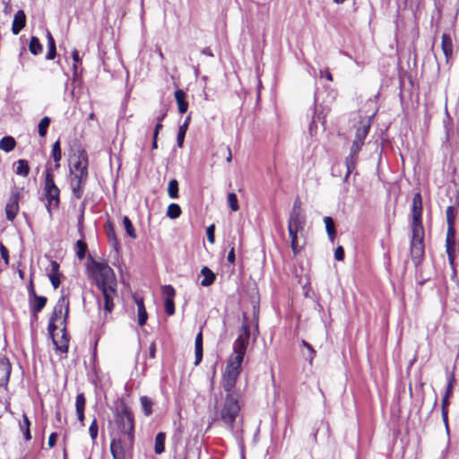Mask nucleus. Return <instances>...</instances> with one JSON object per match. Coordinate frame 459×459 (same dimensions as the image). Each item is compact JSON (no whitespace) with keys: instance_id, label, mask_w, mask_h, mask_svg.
Returning <instances> with one entry per match:
<instances>
[{"instance_id":"27","label":"nucleus","mask_w":459,"mask_h":459,"mask_svg":"<svg viewBox=\"0 0 459 459\" xmlns=\"http://www.w3.org/2000/svg\"><path fill=\"white\" fill-rule=\"evenodd\" d=\"M324 222L325 224V230H326L329 240L332 242V244H333L335 236H336V229H335L334 221L332 217L325 216L324 218Z\"/></svg>"},{"instance_id":"12","label":"nucleus","mask_w":459,"mask_h":459,"mask_svg":"<svg viewBox=\"0 0 459 459\" xmlns=\"http://www.w3.org/2000/svg\"><path fill=\"white\" fill-rule=\"evenodd\" d=\"M161 294L164 299V308L168 316L175 314V303L174 298L176 296V290L171 285H164L161 287Z\"/></svg>"},{"instance_id":"60","label":"nucleus","mask_w":459,"mask_h":459,"mask_svg":"<svg viewBox=\"0 0 459 459\" xmlns=\"http://www.w3.org/2000/svg\"><path fill=\"white\" fill-rule=\"evenodd\" d=\"M133 298H134V302L137 305V308H141V307H145L143 298L138 297L136 294H134Z\"/></svg>"},{"instance_id":"33","label":"nucleus","mask_w":459,"mask_h":459,"mask_svg":"<svg viewBox=\"0 0 459 459\" xmlns=\"http://www.w3.org/2000/svg\"><path fill=\"white\" fill-rule=\"evenodd\" d=\"M289 236L291 239L290 247L293 253L296 255L301 250V247L299 245L298 233L299 231L293 230L291 227H288Z\"/></svg>"},{"instance_id":"52","label":"nucleus","mask_w":459,"mask_h":459,"mask_svg":"<svg viewBox=\"0 0 459 459\" xmlns=\"http://www.w3.org/2000/svg\"><path fill=\"white\" fill-rule=\"evenodd\" d=\"M304 214L301 209V202L299 198H297L293 204L292 209L290 212V214Z\"/></svg>"},{"instance_id":"29","label":"nucleus","mask_w":459,"mask_h":459,"mask_svg":"<svg viewBox=\"0 0 459 459\" xmlns=\"http://www.w3.org/2000/svg\"><path fill=\"white\" fill-rule=\"evenodd\" d=\"M47 39H48V52L46 55V58L48 60H52L56 57V48L55 39L49 30H47Z\"/></svg>"},{"instance_id":"40","label":"nucleus","mask_w":459,"mask_h":459,"mask_svg":"<svg viewBox=\"0 0 459 459\" xmlns=\"http://www.w3.org/2000/svg\"><path fill=\"white\" fill-rule=\"evenodd\" d=\"M455 229L447 228L446 238V249H455Z\"/></svg>"},{"instance_id":"47","label":"nucleus","mask_w":459,"mask_h":459,"mask_svg":"<svg viewBox=\"0 0 459 459\" xmlns=\"http://www.w3.org/2000/svg\"><path fill=\"white\" fill-rule=\"evenodd\" d=\"M228 203L230 207V209L233 212H237L239 209L238 204V198L235 193H230L228 195Z\"/></svg>"},{"instance_id":"46","label":"nucleus","mask_w":459,"mask_h":459,"mask_svg":"<svg viewBox=\"0 0 459 459\" xmlns=\"http://www.w3.org/2000/svg\"><path fill=\"white\" fill-rule=\"evenodd\" d=\"M241 332H242V335L244 336V338H247V340L249 341V338L251 335L250 325H249V323L247 321V316L245 313L243 314V322H242V326H241Z\"/></svg>"},{"instance_id":"38","label":"nucleus","mask_w":459,"mask_h":459,"mask_svg":"<svg viewBox=\"0 0 459 459\" xmlns=\"http://www.w3.org/2000/svg\"><path fill=\"white\" fill-rule=\"evenodd\" d=\"M22 418H23V423L20 424V428H21V430L23 432L25 440L29 441L31 439V435H30V422L29 420V418L25 414H23Z\"/></svg>"},{"instance_id":"36","label":"nucleus","mask_w":459,"mask_h":459,"mask_svg":"<svg viewBox=\"0 0 459 459\" xmlns=\"http://www.w3.org/2000/svg\"><path fill=\"white\" fill-rule=\"evenodd\" d=\"M72 58L74 61L73 65V78L74 80H77V78L80 75V73L78 71L79 65H82V60L79 56V51L77 49H74L72 52Z\"/></svg>"},{"instance_id":"41","label":"nucleus","mask_w":459,"mask_h":459,"mask_svg":"<svg viewBox=\"0 0 459 459\" xmlns=\"http://www.w3.org/2000/svg\"><path fill=\"white\" fill-rule=\"evenodd\" d=\"M50 118L48 117H44L39 123L38 131L39 134L41 137H45L48 132V128L50 125Z\"/></svg>"},{"instance_id":"21","label":"nucleus","mask_w":459,"mask_h":459,"mask_svg":"<svg viewBox=\"0 0 459 459\" xmlns=\"http://www.w3.org/2000/svg\"><path fill=\"white\" fill-rule=\"evenodd\" d=\"M371 126V118L368 117L365 120H361L359 126H358L355 134V140L360 141L362 143L365 142L367 138L369 129Z\"/></svg>"},{"instance_id":"45","label":"nucleus","mask_w":459,"mask_h":459,"mask_svg":"<svg viewBox=\"0 0 459 459\" xmlns=\"http://www.w3.org/2000/svg\"><path fill=\"white\" fill-rule=\"evenodd\" d=\"M446 215L448 228H454L455 220V209L453 206H448L446 211Z\"/></svg>"},{"instance_id":"50","label":"nucleus","mask_w":459,"mask_h":459,"mask_svg":"<svg viewBox=\"0 0 459 459\" xmlns=\"http://www.w3.org/2000/svg\"><path fill=\"white\" fill-rule=\"evenodd\" d=\"M98 431H99V427H98L96 419H94L89 428V433L93 441H95V439L98 437Z\"/></svg>"},{"instance_id":"64","label":"nucleus","mask_w":459,"mask_h":459,"mask_svg":"<svg viewBox=\"0 0 459 459\" xmlns=\"http://www.w3.org/2000/svg\"><path fill=\"white\" fill-rule=\"evenodd\" d=\"M155 353H156V345H155L154 342H152L150 345V348H149V356H150V358L154 359L155 358Z\"/></svg>"},{"instance_id":"26","label":"nucleus","mask_w":459,"mask_h":459,"mask_svg":"<svg viewBox=\"0 0 459 459\" xmlns=\"http://www.w3.org/2000/svg\"><path fill=\"white\" fill-rule=\"evenodd\" d=\"M86 400L83 394H78L75 400V408L78 420L82 422L84 420V409Z\"/></svg>"},{"instance_id":"4","label":"nucleus","mask_w":459,"mask_h":459,"mask_svg":"<svg viewBox=\"0 0 459 459\" xmlns=\"http://www.w3.org/2000/svg\"><path fill=\"white\" fill-rule=\"evenodd\" d=\"M248 341L240 334L233 343V351L230 355L222 377H227L229 382L238 379L242 371V363L247 352Z\"/></svg>"},{"instance_id":"7","label":"nucleus","mask_w":459,"mask_h":459,"mask_svg":"<svg viewBox=\"0 0 459 459\" xmlns=\"http://www.w3.org/2000/svg\"><path fill=\"white\" fill-rule=\"evenodd\" d=\"M61 297L58 299L56 303L52 315L49 318V323L48 326V331L50 337H53V333L57 329L56 325L61 318V325L66 326V321L69 314V298L68 295L65 293V290H61Z\"/></svg>"},{"instance_id":"61","label":"nucleus","mask_w":459,"mask_h":459,"mask_svg":"<svg viewBox=\"0 0 459 459\" xmlns=\"http://www.w3.org/2000/svg\"><path fill=\"white\" fill-rule=\"evenodd\" d=\"M227 260L230 264H234L236 257H235V248L232 247L228 254Z\"/></svg>"},{"instance_id":"23","label":"nucleus","mask_w":459,"mask_h":459,"mask_svg":"<svg viewBox=\"0 0 459 459\" xmlns=\"http://www.w3.org/2000/svg\"><path fill=\"white\" fill-rule=\"evenodd\" d=\"M195 365L197 366L200 364L203 359V333L199 332L195 337Z\"/></svg>"},{"instance_id":"56","label":"nucleus","mask_w":459,"mask_h":459,"mask_svg":"<svg viewBox=\"0 0 459 459\" xmlns=\"http://www.w3.org/2000/svg\"><path fill=\"white\" fill-rule=\"evenodd\" d=\"M334 258L338 261H342L344 258V249L339 246L334 251Z\"/></svg>"},{"instance_id":"58","label":"nucleus","mask_w":459,"mask_h":459,"mask_svg":"<svg viewBox=\"0 0 459 459\" xmlns=\"http://www.w3.org/2000/svg\"><path fill=\"white\" fill-rule=\"evenodd\" d=\"M50 266L51 272L49 274H59V264L56 261H51Z\"/></svg>"},{"instance_id":"63","label":"nucleus","mask_w":459,"mask_h":459,"mask_svg":"<svg viewBox=\"0 0 459 459\" xmlns=\"http://www.w3.org/2000/svg\"><path fill=\"white\" fill-rule=\"evenodd\" d=\"M320 74L321 76H324L329 81V82H332L333 81V75L332 74L329 72L328 69L326 70H321L320 71Z\"/></svg>"},{"instance_id":"51","label":"nucleus","mask_w":459,"mask_h":459,"mask_svg":"<svg viewBox=\"0 0 459 459\" xmlns=\"http://www.w3.org/2000/svg\"><path fill=\"white\" fill-rule=\"evenodd\" d=\"M0 254H1V257L4 261V264L6 265H8L9 264V251H8L7 247L3 243H0Z\"/></svg>"},{"instance_id":"18","label":"nucleus","mask_w":459,"mask_h":459,"mask_svg":"<svg viewBox=\"0 0 459 459\" xmlns=\"http://www.w3.org/2000/svg\"><path fill=\"white\" fill-rule=\"evenodd\" d=\"M26 25V14L24 11L19 10L13 17V24H12V32L14 35H18L21 30Z\"/></svg>"},{"instance_id":"37","label":"nucleus","mask_w":459,"mask_h":459,"mask_svg":"<svg viewBox=\"0 0 459 459\" xmlns=\"http://www.w3.org/2000/svg\"><path fill=\"white\" fill-rule=\"evenodd\" d=\"M107 237L108 238L109 244L115 248L117 249L119 246V242L117 238L115 229L111 223H108L106 229Z\"/></svg>"},{"instance_id":"54","label":"nucleus","mask_w":459,"mask_h":459,"mask_svg":"<svg viewBox=\"0 0 459 459\" xmlns=\"http://www.w3.org/2000/svg\"><path fill=\"white\" fill-rule=\"evenodd\" d=\"M214 230L215 226L213 224L210 225L206 230L207 238L211 244L214 243Z\"/></svg>"},{"instance_id":"42","label":"nucleus","mask_w":459,"mask_h":459,"mask_svg":"<svg viewBox=\"0 0 459 459\" xmlns=\"http://www.w3.org/2000/svg\"><path fill=\"white\" fill-rule=\"evenodd\" d=\"M87 244L82 240L79 239L76 242V255L80 260H82L87 253Z\"/></svg>"},{"instance_id":"59","label":"nucleus","mask_w":459,"mask_h":459,"mask_svg":"<svg viewBox=\"0 0 459 459\" xmlns=\"http://www.w3.org/2000/svg\"><path fill=\"white\" fill-rule=\"evenodd\" d=\"M56 438H57V434L56 432H53L50 434L49 437H48V446L49 447H54L56 443Z\"/></svg>"},{"instance_id":"32","label":"nucleus","mask_w":459,"mask_h":459,"mask_svg":"<svg viewBox=\"0 0 459 459\" xmlns=\"http://www.w3.org/2000/svg\"><path fill=\"white\" fill-rule=\"evenodd\" d=\"M165 439L166 434L164 432H159L155 437L154 452L157 455H160L165 450Z\"/></svg>"},{"instance_id":"39","label":"nucleus","mask_w":459,"mask_h":459,"mask_svg":"<svg viewBox=\"0 0 459 459\" xmlns=\"http://www.w3.org/2000/svg\"><path fill=\"white\" fill-rule=\"evenodd\" d=\"M168 195L172 199L178 197V182L177 179L169 180L168 186Z\"/></svg>"},{"instance_id":"30","label":"nucleus","mask_w":459,"mask_h":459,"mask_svg":"<svg viewBox=\"0 0 459 459\" xmlns=\"http://www.w3.org/2000/svg\"><path fill=\"white\" fill-rule=\"evenodd\" d=\"M51 156L55 161V169H58L60 167V160L62 159V151L60 145V140H57L52 145Z\"/></svg>"},{"instance_id":"55","label":"nucleus","mask_w":459,"mask_h":459,"mask_svg":"<svg viewBox=\"0 0 459 459\" xmlns=\"http://www.w3.org/2000/svg\"><path fill=\"white\" fill-rule=\"evenodd\" d=\"M48 277L54 289H57L60 285V274H48Z\"/></svg>"},{"instance_id":"19","label":"nucleus","mask_w":459,"mask_h":459,"mask_svg":"<svg viewBox=\"0 0 459 459\" xmlns=\"http://www.w3.org/2000/svg\"><path fill=\"white\" fill-rule=\"evenodd\" d=\"M306 225L305 214H290L288 220V227H291L298 231H304Z\"/></svg>"},{"instance_id":"25","label":"nucleus","mask_w":459,"mask_h":459,"mask_svg":"<svg viewBox=\"0 0 459 459\" xmlns=\"http://www.w3.org/2000/svg\"><path fill=\"white\" fill-rule=\"evenodd\" d=\"M14 171L15 174L18 176H22L23 178H26L30 173V166L26 160H18L14 162Z\"/></svg>"},{"instance_id":"1","label":"nucleus","mask_w":459,"mask_h":459,"mask_svg":"<svg viewBox=\"0 0 459 459\" xmlns=\"http://www.w3.org/2000/svg\"><path fill=\"white\" fill-rule=\"evenodd\" d=\"M411 255L415 266H418L424 256V227L422 225V198L420 193H416L412 198L411 205Z\"/></svg>"},{"instance_id":"16","label":"nucleus","mask_w":459,"mask_h":459,"mask_svg":"<svg viewBox=\"0 0 459 459\" xmlns=\"http://www.w3.org/2000/svg\"><path fill=\"white\" fill-rule=\"evenodd\" d=\"M102 293L104 310L106 313H111L114 308V298L117 294V288H108L100 290Z\"/></svg>"},{"instance_id":"22","label":"nucleus","mask_w":459,"mask_h":459,"mask_svg":"<svg viewBox=\"0 0 459 459\" xmlns=\"http://www.w3.org/2000/svg\"><path fill=\"white\" fill-rule=\"evenodd\" d=\"M174 96L178 105V112L180 114H185L188 109V102L186 100V92L181 89H178L175 91Z\"/></svg>"},{"instance_id":"20","label":"nucleus","mask_w":459,"mask_h":459,"mask_svg":"<svg viewBox=\"0 0 459 459\" xmlns=\"http://www.w3.org/2000/svg\"><path fill=\"white\" fill-rule=\"evenodd\" d=\"M51 338H52L53 343L56 347V350L59 351L62 353H66L68 351L69 336H68V333L66 331V326H64L62 328V337L59 341L56 340L54 335Z\"/></svg>"},{"instance_id":"15","label":"nucleus","mask_w":459,"mask_h":459,"mask_svg":"<svg viewBox=\"0 0 459 459\" xmlns=\"http://www.w3.org/2000/svg\"><path fill=\"white\" fill-rule=\"evenodd\" d=\"M12 371V366L9 359L0 355V386L7 385Z\"/></svg>"},{"instance_id":"14","label":"nucleus","mask_w":459,"mask_h":459,"mask_svg":"<svg viewBox=\"0 0 459 459\" xmlns=\"http://www.w3.org/2000/svg\"><path fill=\"white\" fill-rule=\"evenodd\" d=\"M48 299L44 296H35L29 299L30 310L34 320L38 319V313H39L46 306Z\"/></svg>"},{"instance_id":"6","label":"nucleus","mask_w":459,"mask_h":459,"mask_svg":"<svg viewBox=\"0 0 459 459\" xmlns=\"http://www.w3.org/2000/svg\"><path fill=\"white\" fill-rule=\"evenodd\" d=\"M44 195L47 200L46 208L49 215L53 210H57L60 205V189L55 183L54 174L49 168L45 171Z\"/></svg>"},{"instance_id":"28","label":"nucleus","mask_w":459,"mask_h":459,"mask_svg":"<svg viewBox=\"0 0 459 459\" xmlns=\"http://www.w3.org/2000/svg\"><path fill=\"white\" fill-rule=\"evenodd\" d=\"M190 115L187 116L185 119V122L179 126L178 135H177V144L179 148L183 146L185 136L186 134V131L188 129V126L190 123Z\"/></svg>"},{"instance_id":"3","label":"nucleus","mask_w":459,"mask_h":459,"mask_svg":"<svg viewBox=\"0 0 459 459\" xmlns=\"http://www.w3.org/2000/svg\"><path fill=\"white\" fill-rule=\"evenodd\" d=\"M88 166V154L85 150L81 149L78 151L76 162L70 169V173L73 176L70 182L72 193L76 199H80L84 193L89 178Z\"/></svg>"},{"instance_id":"62","label":"nucleus","mask_w":459,"mask_h":459,"mask_svg":"<svg viewBox=\"0 0 459 459\" xmlns=\"http://www.w3.org/2000/svg\"><path fill=\"white\" fill-rule=\"evenodd\" d=\"M83 221H84V214H80L78 217V230L81 235H82Z\"/></svg>"},{"instance_id":"24","label":"nucleus","mask_w":459,"mask_h":459,"mask_svg":"<svg viewBox=\"0 0 459 459\" xmlns=\"http://www.w3.org/2000/svg\"><path fill=\"white\" fill-rule=\"evenodd\" d=\"M201 274L204 276V279L201 281V285L203 287H208L212 285L216 280L215 273L207 266H204L201 269Z\"/></svg>"},{"instance_id":"57","label":"nucleus","mask_w":459,"mask_h":459,"mask_svg":"<svg viewBox=\"0 0 459 459\" xmlns=\"http://www.w3.org/2000/svg\"><path fill=\"white\" fill-rule=\"evenodd\" d=\"M446 254L448 256L449 264L455 270V249H446Z\"/></svg>"},{"instance_id":"48","label":"nucleus","mask_w":459,"mask_h":459,"mask_svg":"<svg viewBox=\"0 0 459 459\" xmlns=\"http://www.w3.org/2000/svg\"><path fill=\"white\" fill-rule=\"evenodd\" d=\"M137 312H138V325L143 326L146 324V321L148 319V314H147L145 307L137 308Z\"/></svg>"},{"instance_id":"10","label":"nucleus","mask_w":459,"mask_h":459,"mask_svg":"<svg viewBox=\"0 0 459 459\" xmlns=\"http://www.w3.org/2000/svg\"><path fill=\"white\" fill-rule=\"evenodd\" d=\"M364 145V143L357 140H353L351 152L349 156L345 159V166H346V175H345V180L350 177V175L352 173V171L355 169L358 162L359 153Z\"/></svg>"},{"instance_id":"11","label":"nucleus","mask_w":459,"mask_h":459,"mask_svg":"<svg viewBox=\"0 0 459 459\" xmlns=\"http://www.w3.org/2000/svg\"><path fill=\"white\" fill-rule=\"evenodd\" d=\"M20 192L15 188L11 191L10 197L5 205V215L9 221H13L19 212Z\"/></svg>"},{"instance_id":"53","label":"nucleus","mask_w":459,"mask_h":459,"mask_svg":"<svg viewBox=\"0 0 459 459\" xmlns=\"http://www.w3.org/2000/svg\"><path fill=\"white\" fill-rule=\"evenodd\" d=\"M301 344L306 348L307 349L308 352H309V362L311 363L313 359L315 358L316 356V351L314 350V348L312 347V345L310 343H308L307 341L305 340H302L301 341Z\"/></svg>"},{"instance_id":"43","label":"nucleus","mask_w":459,"mask_h":459,"mask_svg":"<svg viewBox=\"0 0 459 459\" xmlns=\"http://www.w3.org/2000/svg\"><path fill=\"white\" fill-rule=\"evenodd\" d=\"M181 214V208L177 204H170L167 210V215L170 219H177Z\"/></svg>"},{"instance_id":"35","label":"nucleus","mask_w":459,"mask_h":459,"mask_svg":"<svg viewBox=\"0 0 459 459\" xmlns=\"http://www.w3.org/2000/svg\"><path fill=\"white\" fill-rule=\"evenodd\" d=\"M29 50L34 56H37V55H39L42 53L43 47H42L41 43L39 42V39L37 37L32 36L30 38V40L29 43Z\"/></svg>"},{"instance_id":"9","label":"nucleus","mask_w":459,"mask_h":459,"mask_svg":"<svg viewBox=\"0 0 459 459\" xmlns=\"http://www.w3.org/2000/svg\"><path fill=\"white\" fill-rule=\"evenodd\" d=\"M134 438L126 437H118L114 438L110 444V452L113 459H126L131 453Z\"/></svg>"},{"instance_id":"49","label":"nucleus","mask_w":459,"mask_h":459,"mask_svg":"<svg viewBox=\"0 0 459 459\" xmlns=\"http://www.w3.org/2000/svg\"><path fill=\"white\" fill-rule=\"evenodd\" d=\"M258 316H259V306L256 303H253V325L255 331L258 333Z\"/></svg>"},{"instance_id":"8","label":"nucleus","mask_w":459,"mask_h":459,"mask_svg":"<svg viewBox=\"0 0 459 459\" xmlns=\"http://www.w3.org/2000/svg\"><path fill=\"white\" fill-rule=\"evenodd\" d=\"M96 285L100 290L117 288V281L114 271L106 263L94 262Z\"/></svg>"},{"instance_id":"2","label":"nucleus","mask_w":459,"mask_h":459,"mask_svg":"<svg viewBox=\"0 0 459 459\" xmlns=\"http://www.w3.org/2000/svg\"><path fill=\"white\" fill-rule=\"evenodd\" d=\"M238 379L229 382L227 377H222L221 387L225 392L224 402L220 411L221 420L230 429L233 430L236 418L240 411L239 399L241 393L236 388Z\"/></svg>"},{"instance_id":"44","label":"nucleus","mask_w":459,"mask_h":459,"mask_svg":"<svg viewBox=\"0 0 459 459\" xmlns=\"http://www.w3.org/2000/svg\"><path fill=\"white\" fill-rule=\"evenodd\" d=\"M123 224L127 235L132 238H136L137 235L135 233L134 228L127 216L123 218Z\"/></svg>"},{"instance_id":"31","label":"nucleus","mask_w":459,"mask_h":459,"mask_svg":"<svg viewBox=\"0 0 459 459\" xmlns=\"http://www.w3.org/2000/svg\"><path fill=\"white\" fill-rule=\"evenodd\" d=\"M16 146V141L12 136H4L0 140V149L5 152H12Z\"/></svg>"},{"instance_id":"13","label":"nucleus","mask_w":459,"mask_h":459,"mask_svg":"<svg viewBox=\"0 0 459 459\" xmlns=\"http://www.w3.org/2000/svg\"><path fill=\"white\" fill-rule=\"evenodd\" d=\"M454 383H455V376H454V374H451L448 378V383L446 385V389L444 397L442 399V403H441L442 418H446V414H448V406L450 404L449 398L452 396V394H453Z\"/></svg>"},{"instance_id":"34","label":"nucleus","mask_w":459,"mask_h":459,"mask_svg":"<svg viewBox=\"0 0 459 459\" xmlns=\"http://www.w3.org/2000/svg\"><path fill=\"white\" fill-rule=\"evenodd\" d=\"M141 406L145 416H150L152 413L153 401L148 396L143 395L140 397Z\"/></svg>"},{"instance_id":"17","label":"nucleus","mask_w":459,"mask_h":459,"mask_svg":"<svg viewBox=\"0 0 459 459\" xmlns=\"http://www.w3.org/2000/svg\"><path fill=\"white\" fill-rule=\"evenodd\" d=\"M441 48L446 58V62L449 63L454 51L453 39L449 33H443L441 37Z\"/></svg>"},{"instance_id":"5","label":"nucleus","mask_w":459,"mask_h":459,"mask_svg":"<svg viewBox=\"0 0 459 459\" xmlns=\"http://www.w3.org/2000/svg\"><path fill=\"white\" fill-rule=\"evenodd\" d=\"M114 420L119 430V437L134 438V420L130 408L125 402H121L114 414Z\"/></svg>"}]
</instances>
